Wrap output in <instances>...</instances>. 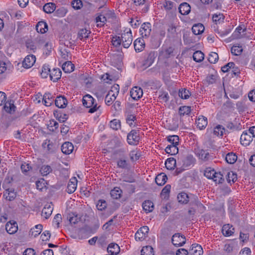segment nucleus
Returning <instances> with one entry per match:
<instances>
[{"instance_id": "obj_1", "label": "nucleus", "mask_w": 255, "mask_h": 255, "mask_svg": "<svg viewBox=\"0 0 255 255\" xmlns=\"http://www.w3.org/2000/svg\"><path fill=\"white\" fill-rule=\"evenodd\" d=\"M82 102L84 107L90 108L88 111L89 113H94L100 108V106H97V104H95V99L90 95L84 96Z\"/></svg>"}, {"instance_id": "obj_2", "label": "nucleus", "mask_w": 255, "mask_h": 255, "mask_svg": "<svg viewBox=\"0 0 255 255\" xmlns=\"http://www.w3.org/2000/svg\"><path fill=\"white\" fill-rule=\"evenodd\" d=\"M119 89L120 87L118 85H115L111 87V90L108 92L105 99V103L107 105H111L116 100L119 94Z\"/></svg>"}, {"instance_id": "obj_3", "label": "nucleus", "mask_w": 255, "mask_h": 255, "mask_svg": "<svg viewBox=\"0 0 255 255\" xmlns=\"http://www.w3.org/2000/svg\"><path fill=\"white\" fill-rule=\"evenodd\" d=\"M122 43L125 48H128L132 41V35L130 28H126L122 34Z\"/></svg>"}, {"instance_id": "obj_4", "label": "nucleus", "mask_w": 255, "mask_h": 255, "mask_svg": "<svg viewBox=\"0 0 255 255\" xmlns=\"http://www.w3.org/2000/svg\"><path fill=\"white\" fill-rule=\"evenodd\" d=\"M195 158L192 155H188L185 157H181L178 159V163L182 165L185 169L193 165L195 162Z\"/></svg>"}, {"instance_id": "obj_5", "label": "nucleus", "mask_w": 255, "mask_h": 255, "mask_svg": "<svg viewBox=\"0 0 255 255\" xmlns=\"http://www.w3.org/2000/svg\"><path fill=\"white\" fill-rule=\"evenodd\" d=\"M140 140L139 132L135 130H132L127 135V141L130 145H136Z\"/></svg>"}, {"instance_id": "obj_6", "label": "nucleus", "mask_w": 255, "mask_h": 255, "mask_svg": "<svg viewBox=\"0 0 255 255\" xmlns=\"http://www.w3.org/2000/svg\"><path fill=\"white\" fill-rule=\"evenodd\" d=\"M139 32L142 38H147L151 32V24L149 22H144L142 24Z\"/></svg>"}, {"instance_id": "obj_7", "label": "nucleus", "mask_w": 255, "mask_h": 255, "mask_svg": "<svg viewBox=\"0 0 255 255\" xmlns=\"http://www.w3.org/2000/svg\"><path fill=\"white\" fill-rule=\"evenodd\" d=\"M149 228L147 226H143L137 230L135 234L136 241H142L144 240L147 236Z\"/></svg>"}, {"instance_id": "obj_8", "label": "nucleus", "mask_w": 255, "mask_h": 255, "mask_svg": "<svg viewBox=\"0 0 255 255\" xmlns=\"http://www.w3.org/2000/svg\"><path fill=\"white\" fill-rule=\"evenodd\" d=\"M172 243L176 247L182 246L186 243V238L180 233H176L172 237Z\"/></svg>"}, {"instance_id": "obj_9", "label": "nucleus", "mask_w": 255, "mask_h": 255, "mask_svg": "<svg viewBox=\"0 0 255 255\" xmlns=\"http://www.w3.org/2000/svg\"><path fill=\"white\" fill-rule=\"evenodd\" d=\"M36 61V57L33 55H27L24 58L22 62V66L25 68H29L31 67Z\"/></svg>"}, {"instance_id": "obj_10", "label": "nucleus", "mask_w": 255, "mask_h": 255, "mask_svg": "<svg viewBox=\"0 0 255 255\" xmlns=\"http://www.w3.org/2000/svg\"><path fill=\"white\" fill-rule=\"evenodd\" d=\"M253 137L247 131H244L240 137V141L242 145H249L253 140Z\"/></svg>"}, {"instance_id": "obj_11", "label": "nucleus", "mask_w": 255, "mask_h": 255, "mask_svg": "<svg viewBox=\"0 0 255 255\" xmlns=\"http://www.w3.org/2000/svg\"><path fill=\"white\" fill-rule=\"evenodd\" d=\"M130 94L133 100H137L142 97V90L140 87H134L131 89Z\"/></svg>"}, {"instance_id": "obj_12", "label": "nucleus", "mask_w": 255, "mask_h": 255, "mask_svg": "<svg viewBox=\"0 0 255 255\" xmlns=\"http://www.w3.org/2000/svg\"><path fill=\"white\" fill-rule=\"evenodd\" d=\"M214 28H215V26H214ZM232 29V26L228 25L225 28L219 29V28L217 27L215 28L214 30L219 36L224 37L228 35L231 32Z\"/></svg>"}, {"instance_id": "obj_13", "label": "nucleus", "mask_w": 255, "mask_h": 255, "mask_svg": "<svg viewBox=\"0 0 255 255\" xmlns=\"http://www.w3.org/2000/svg\"><path fill=\"white\" fill-rule=\"evenodd\" d=\"M133 45L135 50L136 52L142 51L145 47V41L143 38H138L133 42Z\"/></svg>"}, {"instance_id": "obj_14", "label": "nucleus", "mask_w": 255, "mask_h": 255, "mask_svg": "<svg viewBox=\"0 0 255 255\" xmlns=\"http://www.w3.org/2000/svg\"><path fill=\"white\" fill-rule=\"evenodd\" d=\"M203 253L202 248L198 244H193L189 251V255H202Z\"/></svg>"}, {"instance_id": "obj_15", "label": "nucleus", "mask_w": 255, "mask_h": 255, "mask_svg": "<svg viewBox=\"0 0 255 255\" xmlns=\"http://www.w3.org/2000/svg\"><path fill=\"white\" fill-rule=\"evenodd\" d=\"M235 232V228L230 224L224 225L222 228V232L225 237L232 236Z\"/></svg>"}, {"instance_id": "obj_16", "label": "nucleus", "mask_w": 255, "mask_h": 255, "mask_svg": "<svg viewBox=\"0 0 255 255\" xmlns=\"http://www.w3.org/2000/svg\"><path fill=\"white\" fill-rule=\"evenodd\" d=\"M53 209L52 205L46 204L42 210L41 216L46 219H48L51 216Z\"/></svg>"}, {"instance_id": "obj_17", "label": "nucleus", "mask_w": 255, "mask_h": 255, "mask_svg": "<svg viewBox=\"0 0 255 255\" xmlns=\"http://www.w3.org/2000/svg\"><path fill=\"white\" fill-rule=\"evenodd\" d=\"M13 68L11 63L9 61H0V74H3L7 71H10Z\"/></svg>"}, {"instance_id": "obj_18", "label": "nucleus", "mask_w": 255, "mask_h": 255, "mask_svg": "<svg viewBox=\"0 0 255 255\" xmlns=\"http://www.w3.org/2000/svg\"><path fill=\"white\" fill-rule=\"evenodd\" d=\"M196 124L200 129H204L208 124L207 118L203 116H200L196 121Z\"/></svg>"}, {"instance_id": "obj_19", "label": "nucleus", "mask_w": 255, "mask_h": 255, "mask_svg": "<svg viewBox=\"0 0 255 255\" xmlns=\"http://www.w3.org/2000/svg\"><path fill=\"white\" fill-rule=\"evenodd\" d=\"M77 185V180L76 177L72 178L67 185V191L68 193L71 194L73 193L76 188Z\"/></svg>"}, {"instance_id": "obj_20", "label": "nucleus", "mask_w": 255, "mask_h": 255, "mask_svg": "<svg viewBox=\"0 0 255 255\" xmlns=\"http://www.w3.org/2000/svg\"><path fill=\"white\" fill-rule=\"evenodd\" d=\"M13 103L14 102L13 101L10 100L5 103L3 109L6 113L9 114H13L15 112L16 107L14 106Z\"/></svg>"}, {"instance_id": "obj_21", "label": "nucleus", "mask_w": 255, "mask_h": 255, "mask_svg": "<svg viewBox=\"0 0 255 255\" xmlns=\"http://www.w3.org/2000/svg\"><path fill=\"white\" fill-rule=\"evenodd\" d=\"M55 104L59 108H64L67 105V100L64 96H58L55 100Z\"/></svg>"}, {"instance_id": "obj_22", "label": "nucleus", "mask_w": 255, "mask_h": 255, "mask_svg": "<svg viewBox=\"0 0 255 255\" xmlns=\"http://www.w3.org/2000/svg\"><path fill=\"white\" fill-rule=\"evenodd\" d=\"M3 196L5 197L6 200L8 201H12L15 198L16 193L14 189L7 188L5 189L4 192Z\"/></svg>"}, {"instance_id": "obj_23", "label": "nucleus", "mask_w": 255, "mask_h": 255, "mask_svg": "<svg viewBox=\"0 0 255 255\" xmlns=\"http://www.w3.org/2000/svg\"><path fill=\"white\" fill-rule=\"evenodd\" d=\"M74 149L73 144L70 142H65L61 146L62 152L66 154H70Z\"/></svg>"}, {"instance_id": "obj_24", "label": "nucleus", "mask_w": 255, "mask_h": 255, "mask_svg": "<svg viewBox=\"0 0 255 255\" xmlns=\"http://www.w3.org/2000/svg\"><path fill=\"white\" fill-rule=\"evenodd\" d=\"M18 227L16 222H8L5 225V230L9 234H13L17 231Z\"/></svg>"}, {"instance_id": "obj_25", "label": "nucleus", "mask_w": 255, "mask_h": 255, "mask_svg": "<svg viewBox=\"0 0 255 255\" xmlns=\"http://www.w3.org/2000/svg\"><path fill=\"white\" fill-rule=\"evenodd\" d=\"M61 72L59 68H54L52 71H50L49 77L51 80L53 82H56L61 78Z\"/></svg>"}, {"instance_id": "obj_26", "label": "nucleus", "mask_w": 255, "mask_h": 255, "mask_svg": "<svg viewBox=\"0 0 255 255\" xmlns=\"http://www.w3.org/2000/svg\"><path fill=\"white\" fill-rule=\"evenodd\" d=\"M107 251L111 255H117L119 253L120 249L118 244L112 243L109 245Z\"/></svg>"}, {"instance_id": "obj_27", "label": "nucleus", "mask_w": 255, "mask_h": 255, "mask_svg": "<svg viewBox=\"0 0 255 255\" xmlns=\"http://www.w3.org/2000/svg\"><path fill=\"white\" fill-rule=\"evenodd\" d=\"M42 228L43 226L41 224L35 225L33 228L31 229L29 232V235L33 237H37L41 233Z\"/></svg>"}, {"instance_id": "obj_28", "label": "nucleus", "mask_w": 255, "mask_h": 255, "mask_svg": "<svg viewBox=\"0 0 255 255\" xmlns=\"http://www.w3.org/2000/svg\"><path fill=\"white\" fill-rule=\"evenodd\" d=\"M178 9L179 12L182 15L188 14L191 10L190 5L186 2L181 3L179 5Z\"/></svg>"}, {"instance_id": "obj_29", "label": "nucleus", "mask_w": 255, "mask_h": 255, "mask_svg": "<svg viewBox=\"0 0 255 255\" xmlns=\"http://www.w3.org/2000/svg\"><path fill=\"white\" fill-rule=\"evenodd\" d=\"M36 29L38 32L43 34L48 30L47 24L44 21H39L36 26Z\"/></svg>"}, {"instance_id": "obj_30", "label": "nucleus", "mask_w": 255, "mask_h": 255, "mask_svg": "<svg viewBox=\"0 0 255 255\" xmlns=\"http://www.w3.org/2000/svg\"><path fill=\"white\" fill-rule=\"evenodd\" d=\"M167 177L164 173L158 174L155 178V181L158 185H163L167 181Z\"/></svg>"}, {"instance_id": "obj_31", "label": "nucleus", "mask_w": 255, "mask_h": 255, "mask_svg": "<svg viewBox=\"0 0 255 255\" xmlns=\"http://www.w3.org/2000/svg\"><path fill=\"white\" fill-rule=\"evenodd\" d=\"M196 154L199 159L203 161H207L210 159V154L209 152L203 149L198 150L196 152Z\"/></svg>"}, {"instance_id": "obj_32", "label": "nucleus", "mask_w": 255, "mask_h": 255, "mask_svg": "<svg viewBox=\"0 0 255 255\" xmlns=\"http://www.w3.org/2000/svg\"><path fill=\"white\" fill-rule=\"evenodd\" d=\"M54 101L53 96L49 93H45L43 97V102L46 106H50Z\"/></svg>"}, {"instance_id": "obj_33", "label": "nucleus", "mask_w": 255, "mask_h": 255, "mask_svg": "<svg viewBox=\"0 0 255 255\" xmlns=\"http://www.w3.org/2000/svg\"><path fill=\"white\" fill-rule=\"evenodd\" d=\"M122 190L120 187H116L111 191V196L115 199H118L121 197Z\"/></svg>"}, {"instance_id": "obj_34", "label": "nucleus", "mask_w": 255, "mask_h": 255, "mask_svg": "<svg viewBox=\"0 0 255 255\" xmlns=\"http://www.w3.org/2000/svg\"><path fill=\"white\" fill-rule=\"evenodd\" d=\"M204 26L202 24L198 23L193 26L192 31L195 35H198L202 33L204 31Z\"/></svg>"}, {"instance_id": "obj_35", "label": "nucleus", "mask_w": 255, "mask_h": 255, "mask_svg": "<svg viewBox=\"0 0 255 255\" xmlns=\"http://www.w3.org/2000/svg\"><path fill=\"white\" fill-rule=\"evenodd\" d=\"M62 68L65 73H71L74 71V65L71 61H66L63 63Z\"/></svg>"}, {"instance_id": "obj_36", "label": "nucleus", "mask_w": 255, "mask_h": 255, "mask_svg": "<svg viewBox=\"0 0 255 255\" xmlns=\"http://www.w3.org/2000/svg\"><path fill=\"white\" fill-rule=\"evenodd\" d=\"M142 208L146 213L151 212L154 209V205L153 203L149 200L145 201L142 203Z\"/></svg>"}, {"instance_id": "obj_37", "label": "nucleus", "mask_w": 255, "mask_h": 255, "mask_svg": "<svg viewBox=\"0 0 255 255\" xmlns=\"http://www.w3.org/2000/svg\"><path fill=\"white\" fill-rule=\"evenodd\" d=\"M165 151L167 153L171 155H175L178 152V148L177 147V145L170 144L166 147Z\"/></svg>"}, {"instance_id": "obj_38", "label": "nucleus", "mask_w": 255, "mask_h": 255, "mask_svg": "<svg viewBox=\"0 0 255 255\" xmlns=\"http://www.w3.org/2000/svg\"><path fill=\"white\" fill-rule=\"evenodd\" d=\"M165 164L167 169L172 170L176 166V161L173 158H169L166 160Z\"/></svg>"}, {"instance_id": "obj_39", "label": "nucleus", "mask_w": 255, "mask_h": 255, "mask_svg": "<svg viewBox=\"0 0 255 255\" xmlns=\"http://www.w3.org/2000/svg\"><path fill=\"white\" fill-rule=\"evenodd\" d=\"M226 129L223 126L221 125L217 126L214 129V134L218 136H222L225 133Z\"/></svg>"}, {"instance_id": "obj_40", "label": "nucleus", "mask_w": 255, "mask_h": 255, "mask_svg": "<svg viewBox=\"0 0 255 255\" xmlns=\"http://www.w3.org/2000/svg\"><path fill=\"white\" fill-rule=\"evenodd\" d=\"M237 159V155L233 152H229L226 155L225 160L228 163L233 164Z\"/></svg>"}, {"instance_id": "obj_41", "label": "nucleus", "mask_w": 255, "mask_h": 255, "mask_svg": "<svg viewBox=\"0 0 255 255\" xmlns=\"http://www.w3.org/2000/svg\"><path fill=\"white\" fill-rule=\"evenodd\" d=\"M191 112L190 107L189 106H181L179 109V115L181 117H184L186 115H189Z\"/></svg>"}, {"instance_id": "obj_42", "label": "nucleus", "mask_w": 255, "mask_h": 255, "mask_svg": "<svg viewBox=\"0 0 255 255\" xmlns=\"http://www.w3.org/2000/svg\"><path fill=\"white\" fill-rule=\"evenodd\" d=\"M55 4L51 2L45 4L43 7V10L47 13L53 12L55 10Z\"/></svg>"}, {"instance_id": "obj_43", "label": "nucleus", "mask_w": 255, "mask_h": 255, "mask_svg": "<svg viewBox=\"0 0 255 255\" xmlns=\"http://www.w3.org/2000/svg\"><path fill=\"white\" fill-rule=\"evenodd\" d=\"M212 179H213L216 183L218 184L222 183L224 180L223 174L221 173V172H217L216 171Z\"/></svg>"}, {"instance_id": "obj_44", "label": "nucleus", "mask_w": 255, "mask_h": 255, "mask_svg": "<svg viewBox=\"0 0 255 255\" xmlns=\"http://www.w3.org/2000/svg\"><path fill=\"white\" fill-rule=\"evenodd\" d=\"M177 199L179 202L183 204H187L189 201V196L185 192H181L177 196Z\"/></svg>"}, {"instance_id": "obj_45", "label": "nucleus", "mask_w": 255, "mask_h": 255, "mask_svg": "<svg viewBox=\"0 0 255 255\" xmlns=\"http://www.w3.org/2000/svg\"><path fill=\"white\" fill-rule=\"evenodd\" d=\"M193 58L196 62H201L204 58V54L201 51H196L193 53Z\"/></svg>"}, {"instance_id": "obj_46", "label": "nucleus", "mask_w": 255, "mask_h": 255, "mask_svg": "<svg viewBox=\"0 0 255 255\" xmlns=\"http://www.w3.org/2000/svg\"><path fill=\"white\" fill-rule=\"evenodd\" d=\"M39 171L42 176H46L52 172V169L50 166L43 165L41 167Z\"/></svg>"}, {"instance_id": "obj_47", "label": "nucleus", "mask_w": 255, "mask_h": 255, "mask_svg": "<svg viewBox=\"0 0 255 255\" xmlns=\"http://www.w3.org/2000/svg\"><path fill=\"white\" fill-rule=\"evenodd\" d=\"M67 219L71 225H75L80 221V218L72 213L68 215Z\"/></svg>"}, {"instance_id": "obj_48", "label": "nucleus", "mask_w": 255, "mask_h": 255, "mask_svg": "<svg viewBox=\"0 0 255 255\" xmlns=\"http://www.w3.org/2000/svg\"><path fill=\"white\" fill-rule=\"evenodd\" d=\"M227 181L228 183H234L237 179V174L233 171H230L226 175Z\"/></svg>"}, {"instance_id": "obj_49", "label": "nucleus", "mask_w": 255, "mask_h": 255, "mask_svg": "<svg viewBox=\"0 0 255 255\" xmlns=\"http://www.w3.org/2000/svg\"><path fill=\"white\" fill-rule=\"evenodd\" d=\"M243 52V48L241 46L235 45L231 48V53L236 56L241 54Z\"/></svg>"}, {"instance_id": "obj_50", "label": "nucleus", "mask_w": 255, "mask_h": 255, "mask_svg": "<svg viewBox=\"0 0 255 255\" xmlns=\"http://www.w3.org/2000/svg\"><path fill=\"white\" fill-rule=\"evenodd\" d=\"M141 255H154L153 248L150 246L143 247L141 251Z\"/></svg>"}, {"instance_id": "obj_51", "label": "nucleus", "mask_w": 255, "mask_h": 255, "mask_svg": "<svg viewBox=\"0 0 255 255\" xmlns=\"http://www.w3.org/2000/svg\"><path fill=\"white\" fill-rule=\"evenodd\" d=\"M106 17L102 14H101L96 18V22L97 23V27H102L103 26L106 21Z\"/></svg>"}, {"instance_id": "obj_52", "label": "nucleus", "mask_w": 255, "mask_h": 255, "mask_svg": "<svg viewBox=\"0 0 255 255\" xmlns=\"http://www.w3.org/2000/svg\"><path fill=\"white\" fill-rule=\"evenodd\" d=\"M69 35L64 36V39H61L60 40L61 43L67 47H71L72 45H74V40H69Z\"/></svg>"}, {"instance_id": "obj_53", "label": "nucleus", "mask_w": 255, "mask_h": 255, "mask_svg": "<svg viewBox=\"0 0 255 255\" xmlns=\"http://www.w3.org/2000/svg\"><path fill=\"white\" fill-rule=\"evenodd\" d=\"M90 31L86 29H82L78 32V37L81 40L86 39L88 37Z\"/></svg>"}, {"instance_id": "obj_54", "label": "nucleus", "mask_w": 255, "mask_h": 255, "mask_svg": "<svg viewBox=\"0 0 255 255\" xmlns=\"http://www.w3.org/2000/svg\"><path fill=\"white\" fill-rule=\"evenodd\" d=\"M110 127L114 129L118 130L121 128V122L119 120L114 119L110 123Z\"/></svg>"}, {"instance_id": "obj_55", "label": "nucleus", "mask_w": 255, "mask_h": 255, "mask_svg": "<svg viewBox=\"0 0 255 255\" xmlns=\"http://www.w3.org/2000/svg\"><path fill=\"white\" fill-rule=\"evenodd\" d=\"M118 167L122 169H126L128 167V163L127 160L124 158H120L117 162Z\"/></svg>"}, {"instance_id": "obj_56", "label": "nucleus", "mask_w": 255, "mask_h": 255, "mask_svg": "<svg viewBox=\"0 0 255 255\" xmlns=\"http://www.w3.org/2000/svg\"><path fill=\"white\" fill-rule=\"evenodd\" d=\"M50 73V69L49 66L46 65H43L41 72V77L43 78H46L49 75Z\"/></svg>"}, {"instance_id": "obj_57", "label": "nucleus", "mask_w": 255, "mask_h": 255, "mask_svg": "<svg viewBox=\"0 0 255 255\" xmlns=\"http://www.w3.org/2000/svg\"><path fill=\"white\" fill-rule=\"evenodd\" d=\"M190 92L186 89H182L179 92V96L182 99H187L190 96Z\"/></svg>"}, {"instance_id": "obj_58", "label": "nucleus", "mask_w": 255, "mask_h": 255, "mask_svg": "<svg viewBox=\"0 0 255 255\" xmlns=\"http://www.w3.org/2000/svg\"><path fill=\"white\" fill-rule=\"evenodd\" d=\"M215 170L211 167L206 168L204 171V175L208 179L212 178L214 174H215Z\"/></svg>"}, {"instance_id": "obj_59", "label": "nucleus", "mask_w": 255, "mask_h": 255, "mask_svg": "<svg viewBox=\"0 0 255 255\" xmlns=\"http://www.w3.org/2000/svg\"><path fill=\"white\" fill-rule=\"evenodd\" d=\"M168 141L174 145H178L179 144V137L177 135H173L169 136L167 138Z\"/></svg>"}, {"instance_id": "obj_60", "label": "nucleus", "mask_w": 255, "mask_h": 255, "mask_svg": "<svg viewBox=\"0 0 255 255\" xmlns=\"http://www.w3.org/2000/svg\"><path fill=\"white\" fill-rule=\"evenodd\" d=\"M219 57L218 55L216 52H211L209 55L208 61L211 63H215L217 62Z\"/></svg>"}, {"instance_id": "obj_61", "label": "nucleus", "mask_w": 255, "mask_h": 255, "mask_svg": "<svg viewBox=\"0 0 255 255\" xmlns=\"http://www.w3.org/2000/svg\"><path fill=\"white\" fill-rule=\"evenodd\" d=\"M107 206V202L104 200H99L96 205L98 210L100 211L105 210Z\"/></svg>"}, {"instance_id": "obj_62", "label": "nucleus", "mask_w": 255, "mask_h": 255, "mask_svg": "<svg viewBox=\"0 0 255 255\" xmlns=\"http://www.w3.org/2000/svg\"><path fill=\"white\" fill-rule=\"evenodd\" d=\"M126 120L127 123L129 125V126H135V124L134 121H136V117L135 116L133 115H129L128 116Z\"/></svg>"}, {"instance_id": "obj_63", "label": "nucleus", "mask_w": 255, "mask_h": 255, "mask_svg": "<svg viewBox=\"0 0 255 255\" xmlns=\"http://www.w3.org/2000/svg\"><path fill=\"white\" fill-rule=\"evenodd\" d=\"M62 221V217L61 214H57L55 215L53 221V224L56 227H59V224Z\"/></svg>"}, {"instance_id": "obj_64", "label": "nucleus", "mask_w": 255, "mask_h": 255, "mask_svg": "<svg viewBox=\"0 0 255 255\" xmlns=\"http://www.w3.org/2000/svg\"><path fill=\"white\" fill-rule=\"evenodd\" d=\"M71 4L75 9H79L83 5L82 2L81 0H73L72 1Z\"/></svg>"}]
</instances>
